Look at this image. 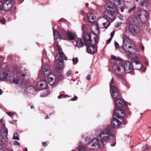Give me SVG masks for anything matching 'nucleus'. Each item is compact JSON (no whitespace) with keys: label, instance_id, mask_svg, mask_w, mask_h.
<instances>
[{"label":"nucleus","instance_id":"obj_1","mask_svg":"<svg viewBox=\"0 0 151 151\" xmlns=\"http://www.w3.org/2000/svg\"><path fill=\"white\" fill-rule=\"evenodd\" d=\"M124 2L121 0H114V3L108 1L105 5V7L108 12L104 13V19H114L115 18V13L117 12V9H120L121 12H124L125 7Z\"/></svg>","mask_w":151,"mask_h":151},{"label":"nucleus","instance_id":"obj_2","mask_svg":"<svg viewBox=\"0 0 151 151\" xmlns=\"http://www.w3.org/2000/svg\"><path fill=\"white\" fill-rule=\"evenodd\" d=\"M112 128L110 125L103 129L97 128L95 130V134L97 137H100L102 142L108 141L109 142L114 141L115 139V135L112 133Z\"/></svg>","mask_w":151,"mask_h":151},{"label":"nucleus","instance_id":"obj_3","mask_svg":"<svg viewBox=\"0 0 151 151\" xmlns=\"http://www.w3.org/2000/svg\"><path fill=\"white\" fill-rule=\"evenodd\" d=\"M89 22L91 24V29L93 33L95 35L94 37V42H93L92 45L87 47V50L88 53L93 54L96 53L97 51V49L95 47L97 44L99 39V26L97 22L94 21V19H88Z\"/></svg>","mask_w":151,"mask_h":151},{"label":"nucleus","instance_id":"obj_4","mask_svg":"<svg viewBox=\"0 0 151 151\" xmlns=\"http://www.w3.org/2000/svg\"><path fill=\"white\" fill-rule=\"evenodd\" d=\"M15 73H16V76L17 78H14L13 80V83L14 84L19 83L22 85L27 83L30 77V74L28 72L24 70V71L14 70Z\"/></svg>","mask_w":151,"mask_h":151},{"label":"nucleus","instance_id":"obj_5","mask_svg":"<svg viewBox=\"0 0 151 151\" xmlns=\"http://www.w3.org/2000/svg\"><path fill=\"white\" fill-rule=\"evenodd\" d=\"M89 139H91L88 137L85 139V141L87 143L86 148L89 150L102 148L104 146L103 142L99 139H92L89 141Z\"/></svg>","mask_w":151,"mask_h":151},{"label":"nucleus","instance_id":"obj_6","mask_svg":"<svg viewBox=\"0 0 151 151\" xmlns=\"http://www.w3.org/2000/svg\"><path fill=\"white\" fill-rule=\"evenodd\" d=\"M122 47L124 50L129 54H134L136 52V48L134 43L126 37L123 38Z\"/></svg>","mask_w":151,"mask_h":151},{"label":"nucleus","instance_id":"obj_7","mask_svg":"<svg viewBox=\"0 0 151 151\" xmlns=\"http://www.w3.org/2000/svg\"><path fill=\"white\" fill-rule=\"evenodd\" d=\"M56 50H58L59 53L55 57V60L57 64L59 65L60 68H62L63 66L64 60H66V57L62 52V50L60 46L57 45L55 47Z\"/></svg>","mask_w":151,"mask_h":151},{"label":"nucleus","instance_id":"obj_8","mask_svg":"<svg viewBox=\"0 0 151 151\" xmlns=\"http://www.w3.org/2000/svg\"><path fill=\"white\" fill-rule=\"evenodd\" d=\"M0 145H4L6 142L7 139L8 130L6 128L2 119L0 120Z\"/></svg>","mask_w":151,"mask_h":151},{"label":"nucleus","instance_id":"obj_9","mask_svg":"<svg viewBox=\"0 0 151 151\" xmlns=\"http://www.w3.org/2000/svg\"><path fill=\"white\" fill-rule=\"evenodd\" d=\"M113 69L118 79H122L123 75L125 73L123 63L119 62L115 63Z\"/></svg>","mask_w":151,"mask_h":151},{"label":"nucleus","instance_id":"obj_10","mask_svg":"<svg viewBox=\"0 0 151 151\" xmlns=\"http://www.w3.org/2000/svg\"><path fill=\"white\" fill-rule=\"evenodd\" d=\"M114 82L113 79L112 78L109 83L110 93L112 97L114 99L117 98L119 96V93L116 88L113 85Z\"/></svg>","mask_w":151,"mask_h":151},{"label":"nucleus","instance_id":"obj_11","mask_svg":"<svg viewBox=\"0 0 151 151\" xmlns=\"http://www.w3.org/2000/svg\"><path fill=\"white\" fill-rule=\"evenodd\" d=\"M124 73H128L131 72L133 68L132 64L129 62H126L123 63Z\"/></svg>","mask_w":151,"mask_h":151},{"label":"nucleus","instance_id":"obj_12","mask_svg":"<svg viewBox=\"0 0 151 151\" xmlns=\"http://www.w3.org/2000/svg\"><path fill=\"white\" fill-rule=\"evenodd\" d=\"M41 72L45 76H47L51 74V71L49 66L47 65H42L41 69Z\"/></svg>","mask_w":151,"mask_h":151},{"label":"nucleus","instance_id":"obj_13","mask_svg":"<svg viewBox=\"0 0 151 151\" xmlns=\"http://www.w3.org/2000/svg\"><path fill=\"white\" fill-rule=\"evenodd\" d=\"M113 115L114 117L121 119L124 116L125 112L122 109L116 108L114 111Z\"/></svg>","mask_w":151,"mask_h":151},{"label":"nucleus","instance_id":"obj_14","mask_svg":"<svg viewBox=\"0 0 151 151\" xmlns=\"http://www.w3.org/2000/svg\"><path fill=\"white\" fill-rule=\"evenodd\" d=\"M13 2L12 0H7L3 4V9L5 11L8 12L11 9Z\"/></svg>","mask_w":151,"mask_h":151},{"label":"nucleus","instance_id":"obj_15","mask_svg":"<svg viewBox=\"0 0 151 151\" xmlns=\"http://www.w3.org/2000/svg\"><path fill=\"white\" fill-rule=\"evenodd\" d=\"M4 79L10 81L11 80V77L9 74L3 70H1L0 71V79L2 80Z\"/></svg>","mask_w":151,"mask_h":151},{"label":"nucleus","instance_id":"obj_16","mask_svg":"<svg viewBox=\"0 0 151 151\" xmlns=\"http://www.w3.org/2000/svg\"><path fill=\"white\" fill-rule=\"evenodd\" d=\"M37 85V88L40 90H42L46 89L48 87V85L46 81H45L38 82Z\"/></svg>","mask_w":151,"mask_h":151},{"label":"nucleus","instance_id":"obj_17","mask_svg":"<svg viewBox=\"0 0 151 151\" xmlns=\"http://www.w3.org/2000/svg\"><path fill=\"white\" fill-rule=\"evenodd\" d=\"M83 38L85 41L86 45H89L93 42L91 40V35L88 33H84L83 35Z\"/></svg>","mask_w":151,"mask_h":151},{"label":"nucleus","instance_id":"obj_18","mask_svg":"<svg viewBox=\"0 0 151 151\" xmlns=\"http://www.w3.org/2000/svg\"><path fill=\"white\" fill-rule=\"evenodd\" d=\"M49 84L50 85H54L56 82V77L53 74L51 73L47 76Z\"/></svg>","mask_w":151,"mask_h":151},{"label":"nucleus","instance_id":"obj_19","mask_svg":"<svg viewBox=\"0 0 151 151\" xmlns=\"http://www.w3.org/2000/svg\"><path fill=\"white\" fill-rule=\"evenodd\" d=\"M129 31L134 35L138 33L139 30V27L133 24H131L129 25Z\"/></svg>","mask_w":151,"mask_h":151},{"label":"nucleus","instance_id":"obj_20","mask_svg":"<svg viewBox=\"0 0 151 151\" xmlns=\"http://www.w3.org/2000/svg\"><path fill=\"white\" fill-rule=\"evenodd\" d=\"M126 104L125 101L122 99H118L115 101L114 105L115 106L121 107Z\"/></svg>","mask_w":151,"mask_h":151},{"label":"nucleus","instance_id":"obj_21","mask_svg":"<svg viewBox=\"0 0 151 151\" xmlns=\"http://www.w3.org/2000/svg\"><path fill=\"white\" fill-rule=\"evenodd\" d=\"M53 32L54 34V37L55 42L58 43V41H57L58 39L60 40V39H64L63 34H61L58 33L57 31H55L54 28H53Z\"/></svg>","mask_w":151,"mask_h":151},{"label":"nucleus","instance_id":"obj_22","mask_svg":"<svg viewBox=\"0 0 151 151\" xmlns=\"http://www.w3.org/2000/svg\"><path fill=\"white\" fill-rule=\"evenodd\" d=\"M147 18H148V17L147 12L145 10H142L141 12H139L138 17L136 18L135 19H138V18L145 19Z\"/></svg>","mask_w":151,"mask_h":151},{"label":"nucleus","instance_id":"obj_23","mask_svg":"<svg viewBox=\"0 0 151 151\" xmlns=\"http://www.w3.org/2000/svg\"><path fill=\"white\" fill-rule=\"evenodd\" d=\"M65 34L67 38L70 40H73L76 36L75 32L73 30L71 31V32H66Z\"/></svg>","mask_w":151,"mask_h":151},{"label":"nucleus","instance_id":"obj_24","mask_svg":"<svg viewBox=\"0 0 151 151\" xmlns=\"http://www.w3.org/2000/svg\"><path fill=\"white\" fill-rule=\"evenodd\" d=\"M120 124V122L116 119H113L111 121L112 126L115 128H118Z\"/></svg>","mask_w":151,"mask_h":151},{"label":"nucleus","instance_id":"obj_25","mask_svg":"<svg viewBox=\"0 0 151 151\" xmlns=\"http://www.w3.org/2000/svg\"><path fill=\"white\" fill-rule=\"evenodd\" d=\"M24 90L25 93H34V91H35V89L33 86H30L28 87L27 88H25Z\"/></svg>","mask_w":151,"mask_h":151},{"label":"nucleus","instance_id":"obj_26","mask_svg":"<svg viewBox=\"0 0 151 151\" xmlns=\"http://www.w3.org/2000/svg\"><path fill=\"white\" fill-rule=\"evenodd\" d=\"M134 67L137 70H140L142 67L141 64L139 62H136L135 63Z\"/></svg>","mask_w":151,"mask_h":151},{"label":"nucleus","instance_id":"obj_27","mask_svg":"<svg viewBox=\"0 0 151 151\" xmlns=\"http://www.w3.org/2000/svg\"><path fill=\"white\" fill-rule=\"evenodd\" d=\"M76 45L79 48L82 47L83 46V44L81 42V39L78 38V40L77 41Z\"/></svg>","mask_w":151,"mask_h":151},{"label":"nucleus","instance_id":"obj_28","mask_svg":"<svg viewBox=\"0 0 151 151\" xmlns=\"http://www.w3.org/2000/svg\"><path fill=\"white\" fill-rule=\"evenodd\" d=\"M87 17L88 19H94L95 16L94 14L92 13H88L87 14Z\"/></svg>","mask_w":151,"mask_h":151},{"label":"nucleus","instance_id":"obj_29","mask_svg":"<svg viewBox=\"0 0 151 151\" xmlns=\"http://www.w3.org/2000/svg\"><path fill=\"white\" fill-rule=\"evenodd\" d=\"M12 139L19 140V137L18 134L17 133L15 132L13 134Z\"/></svg>","mask_w":151,"mask_h":151},{"label":"nucleus","instance_id":"obj_30","mask_svg":"<svg viewBox=\"0 0 151 151\" xmlns=\"http://www.w3.org/2000/svg\"><path fill=\"white\" fill-rule=\"evenodd\" d=\"M111 58L112 59L115 60H117V62H119V61L121 60V59H120L119 58L117 57L114 56H111Z\"/></svg>","mask_w":151,"mask_h":151},{"label":"nucleus","instance_id":"obj_31","mask_svg":"<svg viewBox=\"0 0 151 151\" xmlns=\"http://www.w3.org/2000/svg\"><path fill=\"white\" fill-rule=\"evenodd\" d=\"M73 72L71 70H68L66 74L67 77H68L70 76L72 74Z\"/></svg>","mask_w":151,"mask_h":151},{"label":"nucleus","instance_id":"obj_32","mask_svg":"<svg viewBox=\"0 0 151 151\" xmlns=\"http://www.w3.org/2000/svg\"><path fill=\"white\" fill-rule=\"evenodd\" d=\"M72 60L74 64H76L78 62V59L77 58H73Z\"/></svg>","mask_w":151,"mask_h":151},{"label":"nucleus","instance_id":"obj_33","mask_svg":"<svg viewBox=\"0 0 151 151\" xmlns=\"http://www.w3.org/2000/svg\"><path fill=\"white\" fill-rule=\"evenodd\" d=\"M68 97V95H65L64 94H62V95H60L59 96H58V98L59 99H60L61 98H65L66 97Z\"/></svg>","mask_w":151,"mask_h":151},{"label":"nucleus","instance_id":"obj_34","mask_svg":"<svg viewBox=\"0 0 151 151\" xmlns=\"http://www.w3.org/2000/svg\"><path fill=\"white\" fill-rule=\"evenodd\" d=\"M141 5L143 6H146L148 5V3L146 1H144V2L141 3Z\"/></svg>","mask_w":151,"mask_h":151},{"label":"nucleus","instance_id":"obj_35","mask_svg":"<svg viewBox=\"0 0 151 151\" xmlns=\"http://www.w3.org/2000/svg\"><path fill=\"white\" fill-rule=\"evenodd\" d=\"M135 9L136 6H134L132 8L129 9L127 12L128 13H130L132 11H133Z\"/></svg>","mask_w":151,"mask_h":151},{"label":"nucleus","instance_id":"obj_36","mask_svg":"<svg viewBox=\"0 0 151 151\" xmlns=\"http://www.w3.org/2000/svg\"><path fill=\"white\" fill-rule=\"evenodd\" d=\"M149 148V146L147 145H145V146L142 147V150L143 151H145L147 150Z\"/></svg>","mask_w":151,"mask_h":151},{"label":"nucleus","instance_id":"obj_37","mask_svg":"<svg viewBox=\"0 0 151 151\" xmlns=\"http://www.w3.org/2000/svg\"><path fill=\"white\" fill-rule=\"evenodd\" d=\"M122 23L121 22H117L116 24L115 25V27L116 28L119 27L121 24Z\"/></svg>","mask_w":151,"mask_h":151},{"label":"nucleus","instance_id":"obj_38","mask_svg":"<svg viewBox=\"0 0 151 151\" xmlns=\"http://www.w3.org/2000/svg\"><path fill=\"white\" fill-rule=\"evenodd\" d=\"M6 114L9 116L11 117H12L13 116V114L11 112H7Z\"/></svg>","mask_w":151,"mask_h":151},{"label":"nucleus","instance_id":"obj_39","mask_svg":"<svg viewBox=\"0 0 151 151\" xmlns=\"http://www.w3.org/2000/svg\"><path fill=\"white\" fill-rule=\"evenodd\" d=\"M141 21H142V20H141V19H138V21L137 20V22H138L139 23V25H142L143 26H145V25L144 24H142L141 23H140V22Z\"/></svg>","mask_w":151,"mask_h":151},{"label":"nucleus","instance_id":"obj_40","mask_svg":"<svg viewBox=\"0 0 151 151\" xmlns=\"http://www.w3.org/2000/svg\"><path fill=\"white\" fill-rule=\"evenodd\" d=\"M47 60L45 58V57H44L42 59V64H45L47 62L45 61H46Z\"/></svg>","mask_w":151,"mask_h":151},{"label":"nucleus","instance_id":"obj_41","mask_svg":"<svg viewBox=\"0 0 151 151\" xmlns=\"http://www.w3.org/2000/svg\"><path fill=\"white\" fill-rule=\"evenodd\" d=\"M6 21L5 19H0V23L2 24H4L5 23Z\"/></svg>","mask_w":151,"mask_h":151},{"label":"nucleus","instance_id":"obj_42","mask_svg":"<svg viewBox=\"0 0 151 151\" xmlns=\"http://www.w3.org/2000/svg\"><path fill=\"white\" fill-rule=\"evenodd\" d=\"M114 45L116 48H118L119 47V45L118 43L116 41H115L114 42Z\"/></svg>","mask_w":151,"mask_h":151},{"label":"nucleus","instance_id":"obj_43","mask_svg":"<svg viewBox=\"0 0 151 151\" xmlns=\"http://www.w3.org/2000/svg\"><path fill=\"white\" fill-rule=\"evenodd\" d=\"M77 96H75L73 98L70 99L71 101H74L76 100L77 99Z\"/></svg>","mask_w":151,"mask_h":151},{"label":"nucleus","instance_id":"obj_44","mask_svg":"<svg viewBox=\"0 0 151 151\" xmlns=\"http://www.w3.org/2000/svg\"><path fill=\"white\" fill-rule=\"evenodd\" d=\"M3 8V4L0 1V11Z\"/></svg>","mask_w":151,"mask_h":151},{"label":"nucleus","instance_id":"obj_45","mask_svg":"<svg viewBox=\"0 0 151 151\" xmlns=\"http://www.w3.org/2000/svg\"><path fill=\"white\" fill-rule=\"evenodd\" d=\"M13 144L14 145H19V143L17 141H14L13 142Z\"/></svg>","mask_w":151,"mask_h":151},{"label":"nucleus","instance_id":"obj_46","mask_svg":"<svg viewBox=\"0 0 151 151\" xmlns=\"http://www.w3.org/2000/svg\"><path fill=\"white\" fill-rule=\"evenodd\" d=\"M112 39V38L110 37L109 39L107 40L106 41V44H108L110 42Z\"/></svg>","mask_w":151,"mask_h":151},{"label":"nucleus","instance_id":"obj_47","mask_svg":"<svg viewBox=\"0 0 151 151\" xmlns=\"http://www.w3.org/2000/svg\"><path fill=\"white\" fill-rule=\"evenodd\" d=\"M91 76L90 75H88L86 78V80H89L91 79Z\"/></svg>","mask_w":151,"mask_h":151},{"label":"nucleus","instance_id":"obj_48","mask_svg":"<svg viewBox=\"0 0 151 151\" xmlns=\"http://www.w3.org/2000/svg\"><path fill=\"white\" fill-rule=\"evenodd\" d=\"M42 144L44 147H46L47 145V144L45 142H43Z\"/></svg>","mask_w":151,"mask_h":151},{"label":"nucleus","instance_id":"obj_49","mask_svg":"<svg viewBox=\"0 0 151 151\" xmlns=\"http://www.w3.org/2000/svg\"><path fill=\"white\" fill-rule=\"evenodd\" d=\"M114 31H113L111 33V38H112L114 36Z\"/></svg>","mask_w":151,"mask_h":151},{"label":"nucleus","instance_id":"obj_50","mask_svg":"<svg viewBox=\"0 0 151 151\" xmlns=\"http://www.w3.org/2000/svg\"><path fill=\"white\" fill-rule=\"evenodd\" d=\"M80 14H81L83 16L85 14L84 12L82 11H80Z\"/></svg>","mask_w":151,"mask_h":151},{"label":"nucleus","instance_id":"obj_51","mask_svg":"<svg viewBox=\"0 0 151 151\" xmlns=\"http://www.w3.org/2000/svg\"><path fill=\"white\" fill-rule=\"evenodd\" d=\"M145 64L147 65H148L149 64V62L148 61H146L145 62Z\"/></svg>","mask_w":151,"mask_h":151},{"label":"nucleus","instance_id":"obj_52","mask_svg":"<svg viewBox=\"0 0 151 151\" xmlns=\"http://www.w3.org/2000/svg\"><path fill=\"white\" fill-rule=\"evenodd\" d=\"M31 109H35V107L33 105H32L31 106Z\"/></svg>","mask_w":151,"mask_h":151},{"label":"nucleus","instance_id":"obj_53","mask_svg":"<svg viewBox=\"0 0 151 151\" xmlns=\"http://www.w3.org/2000/svg\"><path fill=\"white\" fill-rule=\"evenodd\" d=\"M141 49L142 51H143L145 49L144 46H141Z\"/></svg>","mask_w":151,"mask_h":151},{"label":"nucleus","instance_id":"obj_54","mask_svg":"<svg viewBox=\"0 0 151 151\" xmlns=\"http://www.w3.org/2000/svg\"><path fill=\"white\" fill-rule=\"evenodd\" d=\"M3 93V91L1 89H0V95H1Z\"/></svg>","mask_w":151,"mask_h":151},{"label":"nucleus","instance_id":"obj_55","mask_svg":"<svg viewBox=\"0 0 151 151\" xmlns=\"http://www.w3.org/2000/svg\"><path fill=\"white\" fill-rule=\"evenodd\" d=\"M18 1L20 3H21L24 1V0H18Z\"/></svg>","mask_w":151,"mask_h":151},{"label":"nucleus","instance_id":"obj_56","mask_svg":"<svg viewBox=\"0 0 151 151\" xmlns=\"http://www.w3.org/2000/svg\"><path fill=\"white\" fill-rule=\"evenodd\" d=\"M108 27V26H106V27H101V29H102V28H105V29H106Z\"/></svg>","mask_w":151,"mask_h":151},{"label":"nucleus","instance_id":"obj_57","mask_svg":"<svg viewBox=\"0 0 151 151\" xmlns=\"http://www.w3.org/2000/svg\"><path fill=\"white\" fill-rule=\"evenodd\" d=\"M85 5L87 7L88 6V3H86L85 4Z\"/></svg>","mask_w":151,"mask_h":151},{"label":"nucleus","instance_id":"obj_58","mask_svg":"<svg viewBox=\"0 0 151 151\" xmlns=\"http://www.w3.org/2000/svg\"><path fill=\"white\" fill-rule=\"evenodd\" d=\"M116 145V143L115 142L114 143V144H113V145H111V146H114Z\"/></svg>","mask_w":151,"mask_h":151},{"label":"nucleus","instance_id":"obj_59","mask_svg":"<svg viewBox=\"0 0 151 151\" xmlns=\"http://www.w3.org/2000/svg\"><path fill=\"white\" fill-rule=\"evenodd\" d=\"M24 151H28L27 148H25L24 150Z\"/></svg>","mask_w":151,"mask_h":151},{"label":"nucleus","instance_id":"obj_60","mask_svg":"<svg viewBox=\"0 0 151 151\" xmlns=\"http://www.w3.org/2000/svg\"><path fill=\"white\" fill-rule=\"evenodd\" d=\"M103 25L104 26H105L106 25V23L105 22H104V23H103Z\"/></svg>","mask_w":151,"mask_h":151},{"label":"nucleus","instance_id":"obj_61","mask_svg":"<svg viewBox=\"0 0 151 151\" xmlns=\"http://www.w3.org/2000/svg\"><path fill=\"white\" fill-rule=\"evenodd\" d=\"M126 86L128 88H129V86L128 84L126 85Z\"/></svg>","mask_w":151,"mask_h":151},{"label":"nucleus","instance_id":"obj_62","mask_svg":"<svg viewBox=\"0 0 151 151\" xmlns=\"http://www.w3.org/2000/svg\"><path fill=\"white\" fill-rule=\"evenodd\" d=\"M60 76L61 77H63V75L61 74H60Z\"/></svg>","mask_w":151,"mask_h":151},{"label":"nucleus","instance_id":"obj_63","mask_svg":"<svg viewBox=\"0 0 151 151\" xmlns=\"http://www.w3.org/2000/svg\"><path fill=\"white\" fill-rule=\"evenodd\" d=\"M1 63H0V68L1 67Z\"/></svg>","mask_w":151,"mask_h":151},{"label":"nucleus","instance_id":"obj_64","mask_svg":"<svg viewBox=\"0 0 151 151\" xmlns=\"http://www.w3.org/2000/svg\"><path fill=\"white\" fill-rule=\"evenodd\" d=\"M138 0H136V1L137 2H138Z\"/></svg>","mask_w":151,"mask_h":151}]
</instances>
